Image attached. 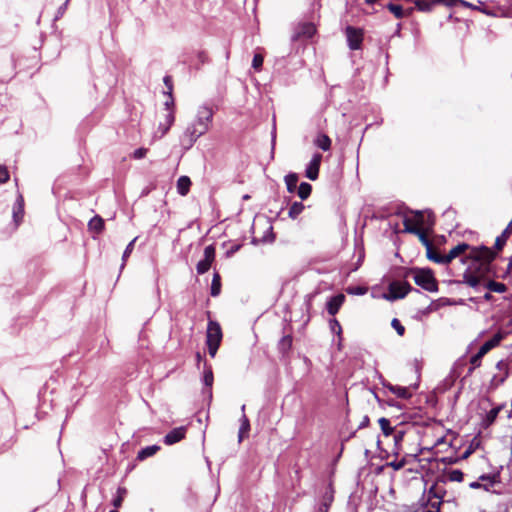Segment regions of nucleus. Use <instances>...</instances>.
Listing matches in <instances>:
<instances>
[{
  "label": "nucleus",
  "instance_id": "64",
  "mask_svg": "<svg viewBox=\"0 0 512 512\" xmlns=\"http://www.w3.org/2000/svg\"><path fill=\"white\" fill-rule=\"evenodd\" d=\"M369 424H370V419L367 415H365L363 417L362 421L360 422V424L358 425V429L366 428V427H368Z\"/></svg>",
  "mask_w": 512,
  "mask_h": 512
},
{
  "label": "nucleus",
  "instance_id": "36",
  "mask_svg": "<svg viewBox=\"0 0 512 512\" xmlns=\"http://www.w3.org/2000/svg\"><path fill=\"white\" fill-rule=\"evenodd\" d=\"M378 423L380 425V428H381V431L382 433L385 435V436H390L394 433V427L391 426L390 424V420L385 418V417H381L379 420H378Z\"/></svg>",
  "mask_w": 512,
  "mask_h": 512
},
{
  "label": "nucleus",
  "instance_id": "60",
  "mask_svg": "<svg viewBox=\"0 0 512 512\" xmlns=\"http://www.w3.org/2000/svg\"><path fill=\"white\" fill-rule=\"evenodd\" d=\"M459 374H457L455 372V370L453 369L450 373V375L447 377V379L445 380L446 382L449 383V386L453 385V383L455 382V380L458 378Z\"/></svg>",
  "mask_w": 512,
  "mask_h": 512
},
{
  "label": "nucleus",
  "instance_id": "30",
  "mask_svg": "<svg viewBox=\"0 0 512 512\" xmlns=\"http://www.w3.org/2000/svg\"><path fill=\"white\" fill-rule=\"evenodd\" d=\"M221 276L218 272H214L211 287H210V295L212 297H217L221 293Z\"/></svg>",
  "mask_w": 512,
  "mask_h": 512
},
{
  "label": "nucleus",
  "instance_id": "18",
  "mask_svg": "<svg viewBox=\"0 0 512 512\" xmlns=\"http://www.w3.org/2000/svg\"><path fill=\"white\" fill-rule=\"evenodd\" d=\"M383 386L386 387L391 393L395 394L398 398L409 399L412 394L407 387L392 385L389 382H382Z\"/></svg>",
  "mask_w": 512,
  "mask_h": 512
},
{
  "label": "nucleus",
  "instance_id": "26",
  "mask_svg": "<svg viewBox=\"0 0 512 512\" xmlns=\"http://www.w3.org/2000/svg\"><path fill=\"white\" fill-rule=\"evenodd\" d=\"M314 144L321 150L328 151L331 149L332 141L328 135L324 133H319L314 139Z\"/></svg>",
  "mask_w": 512,
  "mask_h": 512
},
{
  "label": "nucleus",
  "instance_id": "3",
  "mask_svg": "<svg viewBox=\"0 0 512 512\" xmlns=\"http://www.w3.org/2000/svg\"><path fill=\"white\" fill-rule=\"evenodd\" d=\"M413 277L417 286L428 292L438 291V281L435 278L434 272L429 267L419 268L412 267L406 270L404 277Z\"/></svg>",
  "mask_w": 512,
  "mask_h": 512
},
{
  "label": "nucleus",
  "instance_id": "7",
  "mask_svg": "<svg viewBox=\"0 0 512 512\" xmlns=\"http://www.w3.org/2000/svg\"><path fill=\"white\" fill-rule=\"evenodd\" d=\"M334 493L335 490L333 483L330 480L329 483L325 486L324 490L321 492L316 512H329V509L334 501Z\"/></svg>",
  "mask_w": 512,
  "mask_h": 512
},
{
  "label": "nucleus",
  "instance_id": "2",
  "mask_svg": "<svg viewBox=\"0 0 512 512\" xmlns=\"http://www.w3.org/2000/svg\"><path fill=\"white\" fill-rule=\"evenodd\" d=\"M213 116V108L208 103L198 108L195 121L189 124L184 131L182 145L185 150H189L197 139L208 131Z\"/></svg>",
  "mask_w": 512,
  "mask_h": 512
},
{
  "label": "nucleus",
  "instance_id": "32",
  "mask_svg": "<svg viewBox=\"0 0 512 512\" xmlns=\"http://www.w3.org/2000/svg\"><path fill=\"white\" fill-rule=\"evenodd\" d=\"M296 192L301 200H306L311 195L312 185L308 182H301Z\"/></svg>",
  "mask_w": 512,
  "mask_h": 512
},
{
  "label": "nucleus",
  "instance_id": "23",
  "mask_svg": "<svg viewBox=\"0 0 512 512\" xmlns=\"http://www.w3.org/2000/svg\"><path fill=\"white\" fill-rule=\"evenodd\" d=\"M191 184V179L188 176H180L176 184L178 194L181 196L187 195L190 191Z\"/></svg>",
  "mask_w": 512,
  "mask_h": 512
},
{
  "label": "nucleus",
  "instance_id": "4",
  "mask_svg": "<svg viewBox=\"0 0 512 512\" xmlns=\"http://www.w3.org/2000/svg\"><path fill=\"white\" fill-rule=\"evenodd\" d=\"M410 292L421 293L419 289L412 287L407 281H392L388 285L384 298L393 302L404 298Z\"/></svg>",
  "mask_w": 512,
  "mask_h": 512
},
{
  "label": "nucleus",
  "instance_id": "45",
  "mask_svg": "<svg viewBox=\"0 0 512 512\" xmlns=\"http://www.w3.org/2000/svg\"><path fill=\"white\" fill-rule=\"evenodd\" d=\"M263 62H264L263 56L260 54H255L252 59V67L258 71L262 68Z\"/></svg>",
  "mask_w": 512,
  "mask_h": 512
},
{
  "label": "nucleus",
  "instance_id": "38",
  "mask_svg": "<svg viewBox=\"0 0 512 512\" xmlns=\"http://www.w3.org/2000/svg\"><path fill=\"white\" fill-rule=\"evenodd\" d=\"M136 239L137 238H134L133 240H131L128 243V245L126 246V248H125V250H124V252L122 254V264H121V267H120L121 270L124 268L125 263H126L128 257L131 255V253H132V251L134 249V244L136 242Z\"/></svg>",
  "mask_w": 512,
  "mask_h": 512
},
{
  "label": "nucleus",
  "instance_id": "42",
  "mask_svg": "<svg viewBox=\"0 0 512 512\" xmlns=\"http://www.w3.org/2000/svg\"><path fill=\"white\" fill-rule=\"evenodd\" d=\"M163 83L165 87L167 88V91H164V95L171 97V94H173V80L170 75H165L163 78Z\"/></svg>",
  "mask_w": 512,
  "mask_h": 512
},
{
  "label": "nucleus",
  "instance_id": "28",
  "mask_svg": "<svg viewBox=\"0 0 512 512\" xmlns=\"http://www.w3.org/2000/svg\"><path fill=\"white\" fill-rule=\"evenodd\" d=\"M104 226V220L99 215H95L93 218L90 219L88 223L89 230L94 231L96 233H101L104 230Z\"/></svg>",
  "mask_w": 512,
  "mask_h": 512
},
{
  "label": "nucleus",
  "instance_id": "9",
  "mask_svg": "<svg viewBox=\"0 0 512 512\" xmlns=\"http://www.w3.org/2000/svg\"><path fill=\"white\" fill-rule=\"evenodd\" d=\"M223 338L220 324L215 320H209L206 332V342L221 343Z\"/></svg>",
  "mask_w": 512,
  "mask_h": 512
},
{
  "label": "nucleus",
  "instance_id": "14",
  "mask_svg": "<svg viewBox=\"0 0 512 512\" xmlns=\"http://www.w3.org/2000/svg\"><path fill=\"white\" fill-rule=\"evenodd\" d=\"M24 216V198L21 194H18L12 211V218L15 226H19Z\"/></svg>",
  "mask_w": 512,
  "mask_h": 512
},
{
  "label": "nucleus",
  "instance_id": "21",
  "mask_svg": "<svg viewBox=\"0 0 512 512\" xmlns=\"http://www.w3.org/2000/svg\"><path fill=\"white\" fill-rule=\"evenodd\" d=\"M293 338L291 335H284L278 342V350L283 357L289 355L292 349Z\"/></svg>",
  "mask_w": 512,
  "mask_h": 512
},
{
  "label": "nucleus",
  "instance_id": "54",
  "mask_svg": "<svg viewBox=\"0 0 512 512\" xmlns=\"http://www.w3.org/2000/svg\"><path fill=\"white\" fill-rule=\"evenodd\" d=\"M445 502L449 503L450 501L449 500H447V501L439 500L437 502H430L429 501V504H428L427 508L429 510H438V512H440L441 505L444 504Z\"/></svg>",
  "mask_w": 512,
  "mask_h": 512
},
{
  "label": "nucleus",
  "instance_id": "24",
  "mask_svg": "<svg viewBox=\"0 0 512 512\" xmlns=\"http://www.w3.org/2000/svg\"><path fill=\"white\" fill-rule=\"evenodd\" d=\"M299 181V175L295 172H289L284 177V182L286 184L287 191L289 193H295L297 190V184Z\"/></svg>",
  "mask_w": 512,
  "mask_h": 512
},
{
  "label": "nucleus",
  "instance_id": "40",
  "mask_svg": "<svg viewBox=\"0 0 512 512\" xmlns=\"http://www.w3.org/2000/svg\"><path fill=\"white\" fill-rule=\"evenodd\" d=\"M216 256V248L214 244H210L204 248V259L214 262Z\"/></svg>",
  "mask_w": 512,
  "mask_h": 512
},
{
  "label": "nucleus",
  "instance_id": "56",
  "mask_svg": "<svg viewBox=\"0 0 512 512\" xmlns=\"http://www.w3.org/2000/svg\"><path fill=\"white\" fill-rule=\"evenodd\" d=\"M147 151H148V150H147L146 148H143V147L138 148V149H136V150L133 152V158H134V159H142V158H144V157L146 156Z\"/></svg>",
  "mask_w": 512,
  "mask_h": 512
},
{
  "label": "nucleus",
  "instance_id": "13",
  "mask_svg": "<svg viewBox=\"0 0 512 512\" xmlns=\"http://www.w3.org/2000/svg\"><path fill=\"white\" fill-rule=\"evenodd\" d=\"M407 211L415 215V222L418 225L424 226L430 230L433 229L435 220L431 212L427 216H425L424 212L421 210H412L407 208Z\"/></svg>",
  "mask_w": 512,
  "mask_h": 512
},
{
  "label": "nucleus",
  "instance_id": "6",
  "mask_svg": "<svg viewBox=\"0 0 512 512\" xmlns=\"http://www.w3.org/2000/svg\"><path fill=\"white\" fill-rule=\"evenodd\" d=\"M344 32L347 40V45L350 50H359L362 48L364 40L363 29L348 25L346 26Z\"/></svg>",
  "mask_w": 512,
  "mask_h": 512
},
{
  "label": "nucleus",
  "instance_id": "20",
  "mask_svg": "<svg viewBox=\"0 0 512 512\" xmlns=\"http://www.w3.org/2000/svg\"><path fill=\"white\" fill-rule=\"evenodd\" d=\"M160 449L161 447L157 444L143 447L138 451L136 459L138 461H144L147 458L154 456Z\"/></svg>",
  "mask_w": 512,
  "mask_h": 512
},
{
  "label": "nucleus",
  "instance_id": "58",
  "mask_svg": "<svg viewBox=\"0 0 512 512\" xmlns=\"http://www.w3.org/2000/svg\"><path fill=\"white\" fill-rule=\"evenodd\" d=\"M174 121H175V114H174V110H171L170 112H168V114L166 115V118H165V123L166 125H169L170 127L174 124Z\"/></svg>",
  "mask_w": 512,
  "mask_h": 512
},
{
  "label": "nucleus",
  "instance_id": "43",
  "mask_svg": "<svg viewBox=\"0 0 512 512\" xmlns=\"http://www.w3.org/2000/svg\"><path fill=\"white\" fill-rule=\"evenodd\" d=\"M391 326L399 336H403L405 334V327L402 325L399 319L393 318L391 321Z\"/></svg>",
  "mask_w": 512,
  "mask_h": 512
},
{
  "label": "nucleus",
  "instance_id": "1",
  "mask_svg": "<svg viewBox=\"0 0 512 512\" xmlns=\"http://www.w3.org/2000/svg\"><path fill=\"white\" fill-rule=\"evenodd\" d=\"M498 250H493L484 244L474 246L470 251L471 263L463 273V279L455 281L466 284L475 291H480L482 283L489 277L496 276L493 261L498 256Z\"/></svg>",
  "mask_w": 512,
  "mask_h": 512
},
{
  "label": "nucleus",
  "instance_id": "17",
  "mask_svg": "<svg viewBox=\"0 0 512 512\" xmlns=\"http://www.w3.org/2000/svg\"><path fill=\"white\" fill-rule=\"evenodd\" d=\"M504 406L505 404H499L490 409L482 419V427L485 429L490 427L496 421L499 413L504 408Z\"/></svg>",
  "mask_w": 512,
  "mask_h": 512
},
{
  "label": "nucleus",
  "instance_id": "25",
  "mask_svg": "<svg viewBox=\"0 0 512 512\" xmlns=\"http://www.w3.org/2000/svg\"><path fill=\"white\" fill-rule=\"evenodd\" d=\"M386 8L397 18L402 19L406 14L411 15L413 12V8H410L407 10V12L404 11L403 7L399 4H395L393 2H389L386 5Z\"/></svg>",
  "mask_w": 512,
  "mask_h": 512
},
{
  "label": "nucleus",
  "instance_id": "39",
  "mask_svg": "<svg viewBox=\"0 0 512 512\" xmlns=\"http://www.w3.org/2000/svg\"><path fill=\"white\" fill-rule=\"evenodd\" d=\"M212 263H213V262L208 261V260H206V259H204V258H203V259H201V260L197 263V265H196L197 273H198V274H200V275H202V274L206 273V272L210 269V267H211Z\"/></svg>",
  "mask_w": 512,
  "mask_h": 512
},
{
  "label": "nucleus",
  "instance_id": "50",
  "mask_svg": "<svg viewBox=\"0 0 512 512\" xmlns=\"http://www.w3.org/2000/svg\"><path fill=\"white\" fill-rule=\"evenodd\" d=\"M406 464V461L404 459L402 460H394V461H391L389 462L387 465L390 466L391 468H393L395 471H399L401 470Z\"/></svg>",
  "mask_w": 512,
  "mask_h": 512
},
{
  "label": "nucleus",
  "instance_id": "31",
  "mask_svg": "<svg viewBox=\"0 0 512 512\" xmlns=\"http://www.w3.org/2000/svg\"><path fill=\"white\" fill-rule=\"evenodd\" d=\"M435 6V0H415V8L420 12H431Z\"/></svg>",
  "mask_w": 512,
  "mask_h": 512
},
{
  "label": "nucleus",
  "instance_id": "11",
  "mask_svg": "<svg viewBox=\"0 0 512 512\" xmlns=\"http://www.w3.org/2000/svg\"><path fill=\"white\" fill-rule=\"evenodd\" d=\"M187 428L186 426H180L173 428L170 430L163 438V442L165 445H174L180 442L186 436Z\"/></svg>",
  "mask_w": 512,
  "mask_h": 512
},
{
  "label": "nucleus",
  "instance_id": "10",
  "mask_svg": "<svg viewBox=\"0 0 512 512\" xmlns=\"http://www.w3.org/2000/svg\"><path fill=\"white\" fill-rule=\"evenodd\" d=\"M345 299L346 297L343 293H338L328 297L326 301V310L328 314L335 316L345 302Z\"/></svg>",
  "mask_w": 512,
  "mask_h": 512
},
{
  "label": "nucleus",
  "instance_id": "48",
  "mask_svg": "<svg viewBox=\"0 0 512 512\" xmlns=\"http://www.w3.org/2000/svg\"><path fill=\"white\" fill-rule=\"evenodd\" d=\"M221 343H215V342H206V345L208 347V353L211 357H215Z\"/></svg>",
  "mask_w": 512,
  "mask_h": 512
},
{
  "label": "nucleus",
  "instance_id": "8",
  "mask_svg": "<svg viewBox=\"0 0 512 512\" xmlns=\"http://www.w3.org/2000/svg\"><path fill=\"white\" fill-rule=\"evenodd\" d=\"M322 161V155L320 153H314L309 163L305 168V177L311 181H315L319 177V170Z\"/></svg>",
  "mask_w": 512,
  "mask_h": 512
},
{
  "label": "nucleus",
  "instance_id": "12",
  "mask_svg": "<svg viewBox=\"0 0 512 512\" xmlns=\"http://www.w3.org/2000/svg\"><path fill=\"white\" fill-rule=\"evenodd\" d=\"M473 246L469 245L468 243L466 242H461L459 243L458 245H456L455 247H453L449 252L448 254L446 255H443V265H448L449 263L452 262V260H454L455 258H457L458 256H460L462 253H464L465 251L467 250H470L471 251V248Z\"/></svg>",
  "mask_w": 512,
  "mask_h": 512
},
{
  "label": "nucleus",
  "instance_id": "34",
  "mask_svg": "<svg viewBox=\"0 0 512 512\" xmlns=\"http://www.w3.org/2000/svg\"><path fill=\"white\" fill-rule=\"evenodd\" d=\"M304 208L305 206L301 201H295L291 204L289 208L288 216L294 220L303 212Z\"/></svg>",
  "mask_w": 512,
  "mask_h": 512
},
{
  "label": "nucleus",
  "instance_id": "61",
  "mask_svg": "<svg viewBox=\"0 0 512 512\" xmlns=\"http://www.w3.org/2000/svg\"><path fill=\"white\" fill-rule=\"evenodd\" d=\"M170 128L171 127L169 125H166V123H160L159 127H158V130L161 132L160 137H162L165 134H167V132L170 130Z\"/></svg>",
  "mask_w": 512,
  "mask_h": 512
},
{
  "label": "nucleus",
  "instance_id": "59",
  "mask_svg": "<svg viewBox=\"0 0 512 512\" xmlns=\"http://www.w3.org/2000/svg\"><path fill=\"white\" fill-rule=\"evenodd\" d=\"M168 98L169 99L167 101H165L164 106H165L166 110H168L170 112L171 110H174V105H175L173 94H171V97H168Z\"/></svg>",
  "mask_w": 512,
  "mask_h": 512
},
{
  "label": "nucleus",
  "instance_id": "22",
  "mask_svg": "<svg viewBox=\"0 0 512 512\" xmlns=\"http://www.w3.org/2000/svg\"><path fill=\"white\" fill-rule=\"evenodd\" d=\"M446 482H447V479L445 478V476H444V475L437 477V479H436L435 483H433V484L431 485V487L429 488V490H428V495H429L428 499H427L426 501L422 502V504H421V505H422L423 507H427V506H428V504H429V501H430L431 499H436V497H439V496H438V494H437L438 484H439V483H443V484H445Z\"/></svg>",
  "mask_w": 512,
  "mask_h": 512
},
{
  "label": "nucleus",
  "instance_id": "63",
  "mask_svg": "<svg viewBox=\"0 0 512 512\" xmlns=\"http://www.w3.org/2000/svg\"><path fill=\"white\" fill-rule=\"evenodd\" d=\"M123 500L124 499H122L121 496H117V495L114 496V498L112 500V504L115 507V509L119 508L122 505Z\"/></svg>",
  "mask_w": 512,
  "mask_h": 512
},
{
  "label": "nucleus",
  "instance_id": "27",
  "mask_svg": "<svg viewBox=\"0 0 512 512\" xmlns=\"http://www.w3.org/2000/svg\"><path fill=\"white\" fill-rule=\"evenodd\" d=\"M240 428L238 431V442L241 443L250 431V421L248 417L243 414L240 419Z\"/></svg>",
  "mask_w": 512,
  "mask_h": 512
},
{
  "label": "nucleus",
  "instance_id": "49",
  "mask_svg": "<svg viewBox=\"0 0 512 512\" xmlns=\"http://www.w3.org/2000/svg\"><path fill=\"white\" fill-rule=\"evenodd\" d=\"M461 460H462L461 456L460 457L447 456V457H442L440 459V461L445 465H454V464H457L458 462H460Z\"/></svg>",
  "mask_w": 512,
  "mask_h": 512
},
{
  "label": "nucleus",
  "instance_id": "41",
  "mask_svg": "<svg viewBox=\"0 0 512 512\" xmlns=\"http://www.w3.org/2000/svg\"><path fill=\"white\" fill-rule=\"evenodd\" d=\"M499 478H500L499 473H496V474H482L479 477L478 480L479 481L489 482L490 486H494V484L499 481Z\"/></svg>",
  "mask_w": 512,
  "mask_h": 512
},
{
  "label": "nucleus",
  "instance_id": "51",
  "mask_svg": "<svg viewBox=\"0 0 512 512\" xmlns=\"http://www.w3.org/2000/svg\"><path fill=\"white\" fill-rule=\"evenodd\" d=\"M439 308V305H436L435 302H431L426 308L421 310V314L424 316L429 315L430 313L436 311Z\"/></svg>",
  "mask_w": 512,
  "mask_h": 512
},
{
  "label": "nucleus",
  "instance_id": "5",
  "mask_svg": "<svg viewBox=\"0 0 512 512\" xmlns=\"http://www.w3.org/2000/svg\"><path fill=\"white\" fill-rule=\"evenodd\" d=\"M396 215H398V216L403 215V225H404L403 231L405 233H410V234L416 235L418 237L419 241L421 242V244L425 247V249L432 246V243L429 240V238L427 237V235L416 225L412 224V220L407 215H405L401 211H397Z\"/></svg>",
  "mask_w": 512,
  "mask_h": 512
},
{
  "label": "nucleus",
  "instance_id": "57",
  "mask_svg": "<svg viewBox=\"0 0 512 512\" xmlns=\"http://www.w3.org/2000/svg\"><path fill=\"white\" fill-rule=\"evenodd\" d=\"M475 440L476 439H473L472 443L470 444V446L463 452V454L461 455V459L465 460L467 459L473 452H474V443H475Z\"/></svg>",
  "mask_w": 512,
  "mask_h": 512
},
{
  "label": "nucleus",
  "instance_id": "37",
  "mask_svg": "<svg viewBox=\"0 0 512 512\" xmlns=\"http://www.w3.org/2000/svg\"><path fill=\"white\" fill-rule=\"evenodd\" d=\"M426 257L428 260L443 265V255H440L433 248V245L426 249Z\"/></svg>",
  "mask_w": 512,
  "mask_h": 512
},
{
  "label": "nucleus",
  "instance_id": "53",
  "mask_svg": "<svg viewBox=\"0 0 512 512\" xmlns=\"http://www.w3.org/2000/svg\"><path fill=\"white\" fill-rule=\"evenodd\" d=\"M436 302H437L436 305H439V307L443 306V305H447V306L456 305V300L451 299V298L442 297V298H439Z\"/></svg>",
  "mask_w": 512,
  "mask_h": 512
},
{
  "label": "nucleus",
  "instance_id": "15",
  "mask_svg": "<svg viewBox=\"0 0 512 512\" xmlns=\"http://www.w3.org/2000/svg\"><path fill=\"white\" fill-rule=\"evenodd\" d=\"M316 33V27L312 23H303L298 26V28L295 31V34L293 36V39L297 38H306L310 39L313 37V35Z\"/></svg>",
  "mask_w": 512,
  "mask_h": 512
},
{
  "label": "nucleus",
  "instance_id": "33",
  "mask_svg": "<svg viewBox=\"0 0 512 512\" xmlns=\"http://www.w3.org/2000/svg\"><path fill=\"white\" fill-rule=\"evenodd\" d=\"M329 328L333 334L337 335L338 347L340 348L341 341H342V327H341L339 321L336 318H331L329 320Z\"/></svg>",
  "mask_w": 512,
  "mask_h": 512
},
{
  "label": "nucleus",
  "instance_id": "35",
  "mask_svg": "<svg viewBox=\"0 0 512 512\" xmlns=\"http://www.w3.org/2000/svg\"><path fill=\"white\" fill-rule=\"evenodd\" d=\"M443 472L448 475V477H445L447 481L462 482L464 479V473L460 469H453L450 471L445 469Z\"/></svg>",
  "mask_w": 512,
  "mask_h": 512
},
{
  "label": "nucleus",
  "instance_id": "29",
  "mask_svg": "<svg viewBox=\"0 0 512 512\" xmlns=\"http://www.w3.org/2000/svg\"><path fill=\"white\" fill-rule=\"evenodd\" d=\"M488 345H481L476 354L472 355L470 358V363L474 365V367H479L481 365L482 358L489 352L487 349Z\"/></svg>",
  "mask_w": 512,
  "mask_h": 512
},
{
  "label": "nucleus",
  "instance_id": "62",
  "mask_svg": "<svg viewBox=\"0 0 512 512\" xmlns=\"http://www.w3.org/2000/svg\"><path fill=\"white\" fill-rule=\"evenodd\" d=\"M197 59H198V61H199L201 64H204V63H206V62L208 61V56H207L206 52H204V51H200V52H198V54H197Z\"/></svg>",
  "mask_w": 512,
  "mask_h": 512
},
{
  "label": "nucleus",
  "instance_id": "47",
  "mask_svg": "<svg viewBox=\"0 0 512 512\" xmlns=\"http://www.w3.org/2000/svg\"><path fill=\"white\" fill-rule=\"evenodd\" d=\"M501 341V337L499 336H494L492 337L491 339H488L487 341H485L483 343V345H488V350L490 351L491 349H493L494 347H496L497 345H499Z\"/></svg>",
  "mask_w": 512,
  "mask_h": 512
},
{
  "label": "nucleus",
  "instance_id": "16",
  "mask_svg": "<svg viewBox=\"0 0 512 512\" xmlns=\"http://www.w3.org/2000/svg\"><path fill=\"white\" fill-rule=\"evenodd\" d=\"M202 381H203L204 386L207 388V390H204L203 393L207 394L209 399H211L212 398L211 388H212V385L214 382V376H213V371H212L211 366H208L206 363L204 364V372H203Z\"/></svg>",
  "mask_w": 512,
  "mask_h": 512
},
{
  "label": "nucleus",
  "instance_id": "44",
  "mask_svg": "<svg viewBox=\"0 0 512 512\" xmlns=\"http://www.w3.org/2000/svg\"><path fill=\"white\" fill-rule=\"evenodd\" d=\"M367 292V289L362 286H354V287H348L347 293L350 295H364Z\"/></svg>",
  "mask_w": 512,
  "mask_h": 512
},
{
  "label": "nucleus",
  "instance_id": "19",
  "mask_svg": "<svg viewBox=\"0 0 512 512\" xmlns=\"http://www.w3.org/2000/svg\"><path fill=\"white\" fill-rule=\"evenodd\" d=\"M482 286L484 288H486L488 291L495 292V293H505L508 289L506 284H504L502 282H497V281L491 279V277H489L487 280H485L482 283Z\"/></svg>",
  "mask_w": 512,
  "mask_h": 512
},
{
  "label": "nucleus",
  "instance_id": "52",
  "mask_svg": "<svg viewBox=\"0 0 512 512\" xmlns=\"http://www.w3.org/2000/svg\"><path fill=\"white\" fill-rule=\"evenodd\" d=\"M392 435H394L395 446H398L404 439L405 431H403V430L395 431L394 430V433Z\"/></svg>",
  "mask_w": 512,
  "mask_h": 512
},
{
  "label": "nucleus",
  "instance_id": "55",
  "mask_svg": "<svg viewBox=\"0 0 512 512\" xmlns=\"http://www.w3.org/2000/svg\"><path fill=\"white\" fill-rule=\"evenodd\" d=\"M242 245L241 244H234L232 245L225 253V256L227 258H230L232 257L236 252H238L240 249H241Z\"/></svg>",
  "mask_w": 512,
  "mask_h": 512
},
{
  "label": "nucleus",
  "instance_id": "46",
  "mask_svg": "<svg viewBox=\"0 0 512 512\" xmlns=\"http://www.w3.org/2000/svg\"><path fill=\"white\" fill-rule=\"evenodd\" d=\"M10 178L9 171L6 166L0 165V184L6 183Z\"/></svg>",
  "mask_w": 512,
  "mask_h": 512
}]
</instances>
